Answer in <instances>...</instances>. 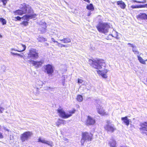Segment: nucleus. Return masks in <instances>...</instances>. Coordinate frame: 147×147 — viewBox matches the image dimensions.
Here are the masks:
<instances>
[{"label":"nucleus","mask_w":147,"mask_h":147,"mask_svg":"<svg viewBox=\"0 0 147 147\" xmlns=\"http://www.w3.org/2000/svg\"><path fill=\"white\" fill-rule=\"evenodd\" d=\"M59 40L65 44H67L71 42V39L69 38H64L63 39H60Z\"/></svg>","instance_id":"20"},{"label":"nucleus","mask_w":147,"mask_h":147,"mask_svg":"<svg viewBox=\"0 0 147 147\" xmlns=\"http://www.w3.org/2000/svg\"><path fill=\"white\" fill-rule=\"evenodd\" d=\"M83 80L82 79H78V83L79 84L82 83L83 82Z\"/></svg>","instance_id":"35"},{"label":"nucleus","mask_w":147,"mask_h":147,"mask_svg":"<svg viewBox=\"0 0 147 147\" xmlns=\"http://www.w3.org/2000/svg\"><path fill=\"white\" fill-rule=\"evenodd\" d=\"M127 45H129V46L130 47H134L135 45H134L133 44H131V43H128L127 44Z\"/></svg>","instance_id":"43"},{"label":"nucleus","mask_w":147,"mask_h":147,"mask_svg":"<svg viewBox=\"0 0 147 147\" xmlns=\"http://www.w3.org/2000/svg\"><path fill=\"white\" fill-rule=\"evenodd\" d=\"M9 0H0V2H1L3 3V6H5L8 1Z\"/></svg>","instance_id":"31"},{"label":"nucleus","mask_w":147,"mask_h":147,"mask_svg":"<svg viewBox=\"0 0 147 147\" xmlns=\"http://www.w3.org/2000/svg\"><path fill=\"white\" fill-rule=\"evenodd\" d=\"M32 134V132L26 131L21 135L20 139L22 142L27 141L31 137Z\"/></svg>","instance_id":"8"},{"label":"nucleus","mask_w":147,"mask_h":147,"mask_svg":"<svg viewBox=\"0 0 147 147\" xmlns=\"http://www.w3.org/2000/svg\"><path fill=\"white\" fill-rule=\"evenodd\" d=\"M65 77H63V79L62 80V84L64 86L65 85Z\"/></svg>","instance_id":"39"},{"label":"nucleus","mask_w":147,"mask_h":147,"mask_svg":"<svg viewBox=\"0 0 147 147\" xmlns=\"http://www.w3.org/2000/svg\"><path fill=\"white\" fill-rule=\"evenodd\" d=\"M90 89H90V88L89 87H88V90H90Z\"/></svg>","instance_id":"53"},{"label":"nucleus","mask_w":147,"mask_h":147,"mask_svg":"<svg viewBox=\"0 0 147 147\" xmlns=\"http://www.w3.org/2000/svg\"><path fill=\"white\" fill-rule=\"evenodd\" d=\"M76 99L78 101L81 102L83 100L82 96L81 95H78L77 96Z\"/></svg>","instance_id":"27"},{"label":"nucleus","mask_w":147,"mask_h":147,"mask_svg":"<svg viewBox=\"0 0 147 147\" xmlns=\"http://www.w3.org/2000/svg\"><path fill=\"white\" fill-rule=\"evenodd\" d=\"M138 20H147V15L144 13H140L137 16Z\"/></svg>","instance_id":"15"},{"label":"nucleus","mask_w":147,"mask_h":147,"mask_svg":"<svg viewBox=\"0 0 147 147\" xmlns=\"http://www.w3.org/2000/svg\"><path fill=\"white\" fill-rule=\"evenodd\" d=\"M111 36L112 37H113V36L112 35V34H109V35L107 36V38H106L108 40L109 39H110V36Z\"/></svg>","instance_id":"38"},{"label":"nucleus","mask_w":147,"mask_h":147,"mask_svg":"<svg viewBox=\"0 0 147 147\" xmlns=\"http://www.w3.org/2000/svg\"><path fill=\"white\" fill-rule=\"evenodd\" d=\"M20 9L16 10L14 13L16 14L20 15L24 14H27L23 16L22 18L24 20L29 21L30 19L36 18L37 15L34 13V11L31 7L25 3L21 4L20 6Z\"/></svg>","instance_id":"1"},{"label":"nucleus","mask_w":147,"mask_h":147,"mask_svg":"<svg viewBox=\"0 0 147 147\" xmlns=\"http://www.w3.org/2000/svg\"><path fill=\"white\" fill-rule=\"evenodd\" d=\"M108 70L107 69H105L103 71H100L99 70L97 71V73L98 74H106L108 72Z\"/></svg>","instance_id":"28"},{"label":"nucleus","mask_w":147,"mask_h":147,"mask_svg":"<svg viewBox=\"0 0 147 147\" xmlns=\"http://www.w3.org/2000/svg\"><path fill=\"white\" fill-rule=\"evenodd\" d=\"M117 4L120 6V7L122 9H124L126 7V5L125 3L121 1H119L117 2Z\"/></svg>","instance_id":"18"},{"label":"nucleus","mask_w":147,"mask_h":147,"mask_svg":"<svg viewBox=\"0 0 147 147\" xmlns=\"http://www.w3.org/2000/svg\"><path fill=\"white\" fill-rule=\"evenodd\" d=\"M91 14L92 13H91V11H90L88 12L87 15L88 16H89L91 15Z\"/></svg>","instance_id":"45"},{"label":"nucleus","mask_w":147,"mask_h":147,"mask_svg":"<svg viewBox=\"0 0 147 147\" xmlns=\"http://www.w3.org/2000/svg\"><path fill=\"white\" fill-rule=\"evenodd\" d=\"M51 40L54 42H56L57 43V44H59V43L57 41H56V40H55V39L53 38H51Z\"/></svg>","instance_id":"41"},{"label":"nucleus","mask_w":147,"mask_h":147,"mask_svg":"<svg viewBox=\"0 0 147 147\" xmlns=\"http://www.w3.org/2000/svg\"><path fill=\"white\" fill-rule=\"evenodd\" d=\"M18 56H19L22 57H23V56L22 55H21L19 54H18Z\"/></svg>","instance_id":"48"},{"label":"nucleus","mask_w":147,"mask_h":147,"mask_svg":"<svg viewBox=\"0 0 147 147\" xmlns=\"http://www.w3.org/2000/svg\"><path fill=\"white\" fill-rule=\"evenodd\" d=\"M38 142L47 144L51 146H52L53 145V143L51 141L46 140L44 138L42 139L40 137L38 139Z\"/></svg>","instance_id":"14"},{"label":"nucleus","mask_w":147,"mask_h":147,"mask_svg":"<svg viewBox=\"0 0 147 147\" xmlns=\"http://www.w3.org/2000/svg\"><path fill=\"white\" fill-rule=\"evenodd\" d=\"M86 123L87 125H93L95 123V120L93 118L88 116L87 117Z\"/></svg>","instance_id":"11"},{"label":"nucleus","mask_w":147,"mask_h":147,"mask_svg":"<svg viewBox=\"0 0 147 147\" xmlns=\"http://www.w3.org/2000/svg\"><path fill=\"white\" fill-rule=\"evenodd\" d=\"M96 27L99 32L105 34L108 32L110 26L107 23L99 22Z\"/></svg>","instance_id":"3"},{"label":"nucleus","mask_w":147,"mask_h":147,"mask_svg":"<svg viewBox=\"0 0 147 147\" xmlns=\"http://www.w3.org/2000/svg\"><path fill=\"white\" fill-rule=\"evenodd\" d=\"M139 129L141 134L147 135V122H144L140 124Z\"/></svg>","instance_id":"10"},{"label":"nucleus","mask_w":147,"mask_h":147,"mask_svg":"<svg viewBox=\"0 0 147 147\" xmlns=\"http://www.w3.org/2000/svg\"><path fill=\"white\" fill-rule=\"evenodd\" d=\"M144 7L147 8V4H144Z\"/></svg>","instance_id":"50"},{"label":"nucleus","mask_w":147,"mask_h":147,"mask_svg":"<svg viewBox=\"0 0 147 147\" xmlns=\"http://www.w3.org/2000/svg\"><path fill=\"white\" fill-rule=\"evenodd\" d=\"M3 138V136L2 134L0 132V138Z\"/></svg>","instance_id":"47"},{"label":"nucleus","mask_w":147,"mask_h":147,"mask_svg":"<svg viewBox=\"0 0 147 147\" xmlns=\"http://www.w3.org/2000/svg\"><path fill=\"white\" fill-rule=\"evenodd\" d=\"M37 40L39 42H43L47 40V39L45 38H44L42 36L38 37L37 38Z\"/></svg>","instance_id":"23"},{"label":"nucleus","mask_w":147,"mask_h":147,"mask_svg":"<svg viewBox=\"0 0 147 147\" xmlns=\"http://www.w3.org/2000/svg\"><path fill=\"white\" fill-rule=\"evenodd\" d=\"M15 18L16 19V20H20L21 19L23 20L22 17L21 18L19 16H17V17Z\"/></svg>","instance_id":"36"},{"label":"nucleus","mask_w":147,"mask_h":147,"mask_svg":"<svg viewBox=\"0 0 147 147\" xmlns=\"http://www.w3.org/2000/svg\"><path fill=\"white\" fill-rule=\"evenodd\" d=\"M87 9L89 10H91L92 11L94 10V8L92 4H90L89 5H88L86 7Z\"/></svg>","instance_id":"24"},{"label":"nucleus","mask_w":147,"mask_h":147,"mask_svg":"<svg viewBox=\"0 0 147 147\" xmlns=\"http://www.w3.org/2000/svg\"><path fill=\"white\" fill-rule=\"evenodd\" d=\"M132 51L135 54H139V52L138 51V49H137V47L135 45L134 47L132 48Z\"/></svg>","instance_id":"25"},{"label":"nucleus","mask_w":147,"mask_h":147,"mask_svg":"<svg viewBox=\"0 0 147 147\" xmlns=\"http://www.w3.org/2000/svg\"><path fill=\"white\" fill-rule=\"evenodd\" d=\"M49 45V44L45 42V45L46 46H48Z\"/></svg>","instance_id":"49"},{"label":"nucleus","mask_w":147,"mask_h":147,"mask_svg":"<svg viewBox=\"0 0 147 147\" xmlns=\"http://www.w3.org/2000/svg\"><path fill=\"white\" fill-rule=\"evenodd\" d=\"M131 7L132 9L138 8V5H132L131 6Z\"/></svg>","instance_id":"37"},{"label":"nucleus","mask_w":147,"mask_h":147,"mask_svg":"<svg viewBox=\"0 0 147 147\" xmlns=\"http://www.w3.org/2000/svg\"><path fill=\"white\" fill-rule=\"evenodd\" d=\"M57 111L60 116L62 118L66 119L71 116L72 114L75 113V110H74L69 112V114L66 113L62 109H58Z\"/></svg>","instance_id":"7"},{"label":"nucleus","mask_w":147,"mask_h":147,"mask_svg":"<svg viewBox=\"0 0 147 147\" xmlns=\"http://www.w3.org/2000/svg\"><path fill=\"white\" fill-rule=\"evenodd\" d=\"M11 53L13 55H18V53H13V52H11Z\"/></svg>","instance_id":"44"},{"label":"nucleus","mask_w":147,"mask_h":147,"mask_svg":"<svg viewBox=\"0 0 147 147\" xmlns=\"http://www.w3.org/2000/svg\"><path fill=\"white\" fill-rule=\"evenodd\" d=\"M43 84H44V83L40 80H37L36 82V86L40 88L42 87Z\"/></svg>","instance_id":"21"},{"label":"nucleus","mask_w":147,"mask_h":147,"mask_svg":"<svg viewBox=\"0 0 147 147\" xmlns=\"http://www.w3.org/2000/svg\"><path fill=\"white\" fill-rule=\"evenodd\" d=\"M137 56L138 59L141 63L144 64H146L145 61L144 60L142 57L138 55Z\"/></svg>","instance_id":"22"},{"label":"nucleus","mask_w":147,"mask_h":147,"mask_svg":"<svg viewBox=\"0 0 147 147\" xmlns=\"http://www.w3.org/2000/svg\"><path fill=\"white\" fill-rule=\"evenodd\" d=\"M43 27H42V28H43L44 29H46V28H47L46 23L45 22L43 23Z\"/></svg>","instance_id":"42"},{"label":"nucleus","mask_w":147,"mask_h":147,"mask_svg":"<svg viewBox=\"0 0 147 147\" xmlns=\"http://www.w3.org/2000/svg\"><path fill=\"white\" fill-rule=\"evenodd\" d=\"M20 48V49H21V50L23 49V47H21Z\"/></svg>","instance_id":"51"},{"label":"nucleus","mask_w":147,"mask_h":147,"mask_svg":"<svg viewBox=\"0 0 147 147\" xmlns=\"http://www.w3.org/2000/svg\"><path fill=\"white\" fill-rule=\"evenodd\" d=\"M121 119L127 126H128L129 124V121L127 116L122 117Z\"/></svg>","instance_id":"19"},{"label":"nucleus","mask_w":147,"mask_h":147,"mask_svg":"<svg viewBox=\"0 0 147 147\" xmlns=\"http://www.w3.org/2000/svg\"><path fill=\"white\" fill-rule=\"evenodd\" d=\"M4 110V109L2 108H1V107H0V112H2V111Z\"/></svg>","instance_id":"46"},{"label":"nucleus","mask_w":147,"mask_h":147,"mask_svg":"<svg viewBox=\"0 0 147 147\" xmlns=\"http://www.w3.org/2000/svg\"><path fill=\"white\" fill-rule=\"evenodd\" d=\"M138 5V8H144V5Z\"/></svg>","instance_id":"40"},{"label":"nucleus","mask_w":147,"mask_h":147,"mask_svg":"<svg viewBox=\"0 0 147 147\" xmlns=\"http://www.w3.org/2000/svg\"><path fill=\"white\" fill-rule=\"evenodd\" d=\"M0 22L2 23L3 25H4L6 24V20L3 18H0Z\"/></svg>","instance_id":"30"},{"label":"nucleus","mask_w":147,"mask_h":147,"mask_svg":"<svg viewBox=\"0 0 147 147\" xmlns=\"http://www.w3.org/2000/svg\"><path fill=\"white\" fill-rule=\"evenodd\" d=\"M104 128L107 132L111 133H113L116 129L114 125L109 121H107L105 125Z\"/></svg>","instance_id":"5"},{"label":"nucleus","mask_w":147,"mask_h":147,"mask_svg":"<svg viewBox=\"0 0 147 147\" xmlns=\"http://www.w3.org/2000/svg\"><path fill=\"white\" fill-rule=\"evenodd\" d=\"M58 45L59 47H68V45H63L61 44H60L59 43V44H57Z\"/></svg>","instance_id":"32"},{"label":"nucleus","mask_w":147,"mask_h":147,"mask_svg":"<svg viewBox=\"0 0 147 147\" xmlns=\"http://www.w3.org/2000/svg\"><path fill=\"white\" fill-rule=\"evenodd\" d=\"M92 135L89 133L84 132L82 133V138L81 140V145H83L84 143L91 141Z\"/></svg>","instance_id":"4"},{"label":"nucleus","mask_w":147,"mask_h":147,"mask_svg":"<svg viewBox=\"0 0 147 147\" xmlns=\"http://www.w3.org/2000/svg\"><path fill=\"white\" fill-rule=\"evenodd\" d=\"M18 46L19 47H23V49L21 50V49H19V48H18V49H15L12 48L11 49V51H14L19 52H21L24 51L26 49V47L25 45H24L22 44H20L18 45Z\"/></svg>","instance_id":"16"},{"label":"nucleus","mask_w":147,"mask_h":147,"mask_svg":"<svg viewBox=\"0 0 147 147\" xmlns=\"http://www.w3.org/2000/svg\"><path fill=\"white\" fill-rule=\"evenodd\" d=\"M116 141L113 139H110L109 142V145L110 147H117Z\"/></svg>","instance_id":"17"},{"label":"nucleus","mask_w":147,"mask_h":147,"mask_svg":"<svg viewBox=\"0 0 147 147\" xmlns=\"http://www.w3.org/2000/svg\"><path fill=\"white\" fill-rule=\"evenodd\" d=\"M28 21H23L21 23V24H22L24 25L25 26H27L28 25Z\"/></svg>","instance_id":"33"},{"label":"nucleus","mask_w":147,"mask_h":147,"mask_svg":"<svg viewBox=\"0 0 147 147\" xmlns=\"http://www.w3.org/2000/svg\"><path fill=\"white\" fill-rule=\"evenodd\" d=\"M96 108L99 114L102 115H107L106 112L103 110V108L101 107L99 105H97Z\"/></svg>","instance_id":"13"},{"label":"nucleus","mask_w":147,"mask_h":147,"mask_svg":"<svg viewBox=\"0 0 147 147\" xmlns=\"http://www.w3.org/2000/svg\"><path fill=\"white\" fill-rule=\"evenodd\" d=\"M88 63L92 67L97 69H101L102 66L105 67L106 65L105 61L101 59H89Z\"/></svg>","instance_id":"2"},{"label":"nucleus","mask_w":147,"mask_h":147,"mask_svg":"<svg viewBox=\"0 0 147 147\" xmlns=\"http://www.w3.org/2000/svg\"><path fill=\"white\" fill-rule=\"evenodd\" d=\"M2 37V35L0 34V37L1 38Z\"/></svg>","instance_id":"52"},{"label":"nucleus","mask_w":147,"mask_h":147,"mask_svg":"<svg viewBox=\"0 0 147 147\" xmlns=\"http://www.w3.org/2000/svg\"><path fill=\"white\" fill-rule=\"evenodd\" d=\"M133 2L138 3H146V0H142L141 1H137L136 0H132Z\"/></svg>","instance_id":"26"},{"label":"nucleus","mask_w":147,"mask_h":147,"mask_svg":"<svg viewBox=\"0 0 147 147\" xmlns=\"http://www.w3.org/2000/svg\"><path fill=\"white\" fill-rule=\"evenodd\" d=\"M108 70L107 69H105L103 71H100L99 70L97 71V73L98 74H106L108 72Z\"/></svg>","instance_id":"29"},{"label":"nucleus","mask_w":147,"mask_h":147,"mask_svg":"<svg viewBox=\"0 0 147 147\" xmlns=\"http://www.w3.org/2000/svg\"><path fill=\"white\" fill-rule=\"evenodd\" d=\"M28 62H30V63L32 64L34 66H35L36 67H40L43 63V61L42 60L37 61L31 60H28Z\"/></svg>","instance_id":"12"},{"label":"nucleus","mask_w":147,"mask_h":147,"mask_svg":"<svg viewBox=\"0 0 147 147\" xmlns=\"http://www.w3.org/2000/svg\"><path fill=\"white\" fill-rule=\"evenodd\" d=\"M44 71L48 74L49 76H52L54 72L53 66L50 64H48L44 66Z\"/></svg>","instance_id":"9"},{"label":"nucleus","mask_w":147,"mask_h":147,"mask_svg":"<svg viewBox=\"0 0 147 147\" xmlns=\"http://www.w3.org/2000/svg\"><path fill=\"white\" fill-rule=\"evenodd\" d=\"M100 74L104 78H106L107 77V76L106 74Z\"/></svg>","instance_id":"34"},{"label":"nucleus","mask_w":147,"mask_h":147,"mask_svg":"<svg viewBox=\"0 0 147 147\" xmlns=\"http://www.w3.org/2000/svg\"><path fill=\"white\" fill-rule=\"evenodd\" d=\"M38 50L36 49L31 48L29 50L28 55L29 58H31L34 60L37 59L39 57Z\"/></svg>","instance_id":"6"}]
</instances>
